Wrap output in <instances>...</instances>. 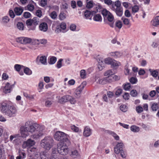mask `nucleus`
<instances>
[{
	"mask_svg": "<svg viewBox=\"0 0 159 159\" xmlns=\"http://www.w3.org/2000/svg\"><path fill=\"white\" fill-rule=\"evenodd\" d=\"M121 20L123 21V24L125 25L128 26L129 27H130L131 24L130 23V20L129 19L124 17H122L121 18Z\"/></svg>",
	"mask_w": 159,
	"mask_h": 159,
	"instance_id": "nucleus-23",
	"label": "nucleus"
},
{
	"mask_svg": "<svg viewBox=\"0 0 159 159\" xmlns=\"http://www.w3.org/2000/svg\"><path fill=\"white\" fill-rule=\"evenodd\" d=\"M124 89L125 90H129L131 88V84L129 83H127L123 85Z\"/></svg>",
	"mask_w": 159,
	"mask_h": 159,
	"instance_id": "nucleus-37",
	"label": "nucleus"
},
{
	"mask_svg": "<svg viewBox=\"0 0 159 159\" xmlns=\"http://www.w3.org/2000/svg\"><path fill=\"white\" fill-rule=\"evenodd\" d=\"M86 73L84 70H82L80 71V76L81 78L84 79L86 77Z\"/></svg>",
	"mask_w": 159,
	"mask_h": 159,
	"instance_id": "nucleus-38",
	"label": "nucleus"
},
{
	"mask_svg": "<svg viewBox=\"0 0 159 159\" xmlns=\"http://www.w3.org/2000/svg\"><path fill=\"white\" fill-rule=\"evenodd\" d=\"M33 24L34 25H37L38 24L39 22V19L37 17H34L32 19Z\"/></svg>",
	"mask_w": 159,
	"mask_h": 159,
	"instance_id": "nucleus-43",
	"label": "nucleus"
},
{
	"mask_svg": "<svg viewBox=\"0 0 159 159\" xmlns=\"http://www.w3.org/2000/svg\"><path fill=\"white\" fill-rule=\"evenodd\" d=\"M24 72L26 75H30L32 74V71L30 69L27 67H25L23 69Z\"/></svg>",
	"mask_w": 159,
	"mask_h": 159,
	"instance_id": "nucleus-28",
	"label": "nucleus"
},
{
	"mask_svg": "<svg viewBox=\"0 0 159 159\" xmlns=\"http://www.w3.org/2000/svg\"><path fill=\"white\" fill-rule=\"evenodd\" d=\"M45 126L35 123H31L30 121L26 122L24 126L21 127L20 133L22 138H25L31 133L32 138L37 139L41 137L43 134Z\"/></svg>",
	"mask_w": 159,
	"mask_h": 159,
	"instance_id": "nucleus-1",
	"label": "nucleus"
},
{
	"mask_svg": "<svg viewBox=\"0 0 159 159\" xmlns=\"http://www.w3.org/2000/svg\"><path fill=\"white\" fill-rule=\"evenodd\" d=\"M124 147V144L122 142L118 143L114 148L115 153L116 154H119L120 150L123 149Z\"/></svg>",
	"mask_w": 159,
	"mask_h": 159,
	"instance_id": "nucleus-11",
	"label": "nucleus"
},
{
	"mask_svg": "<svg viewBox=\"0 0 159 159\" xmlns=\"http://www.w3.org/2000/svg\"><path fill=\"white\" fill-rule=\"evenodd\" d=\"M98 67L100 70H102L104 67V64L102 60H99L98 61Z\"/></svg>",
	"mask_w": 159,
	"mask_h": 159,
	"instance_id": "nucleus-27",
	"label": "nucleus"
},
{
	"mask_svg": "<svg viewBox=\"0 0 159 159\" xmlns=\"http://www.w3.org/2000/svg\"><path fill=\"white\" fill-rule=\"evenodd\" d=\"M28 10L30 11H33L34 9V6L32 4H29L28 6Z\"/></svg>",
	"mask_w": 159,
	"mask_h": 159,
	"instance_id": "nucleus-61",
	"label": "nucleus"
},
{
	"mask_svg": "<svg viewBox=\"0 0 159 159\" xmlns=\"http://www.w3.org/2000/svg\"><path fill=\"white\" fill-rule=\"evenodd\" d=\"M104 2L108 6L111 10L115 12L117 16L120 17L122 16L123 9L121 6V4L120 1L113 2L111 0H104Z\"/></svg>",
	"mask_w": 159,
	"mask_h": 159,
	"instance_id": "nucleus-3",
	"label": "nucleus"
},
{
	"mask_svg": "<svg viewBox=\"0 0 159 159\" xmlns=\"http://www.w3.org/2000/svg\"><path fill=\"white\" fill-rule=\"evenodd\" d=\"M16 41L20 43L24 44V37H20L16 39Z\"/></svg>",
	"mask_w": 159,
	"mask_h": 159,
	"instance_id": "nucleus-40",
	"label": "nucleus"
},
{
	"mask_svg": "<svg viewBox=\"0 0 159 159\" xmlns=\"http://www.w3.org/2000/svg\"><path fill=\"white\" fill-rule=\"evenodd\" d=\"M92 131L89 127L86 126L84 128L83 135L86 137H89L92 134Z\"/></svg>",
	"mask_w": 159,
	"mask_h": 159,
	"instance_id": "nucleus-13",
	"label": "nucleus"
},
{
	"mask_svg": "<svg viewBox=\"0 0 159 159\" xmlns=\"http://www.w3.org/2000/svg\"><path fill=\"white\" fill-rule=\"evenodd\" d=\"M17 28L20 30H23L24 29L23 24L22 22H19L17 24Z\"/></svg>",
	"mask_w": 159,
	"mask_h": 159,
	"instance_id": "nucleus-39",
	"label": "nucleus"
},
{
	"mask_svg": "<svg viewBox=\"0 0 159 159\" xmlns=\"http://www.w3.org/2000/svg\"><path fill=\"white\" fill-rule=\"evenodd\" d=\"M65 14L64 13H61L59 15V18L60 20H62L66 18Z\"/></svg>",
	"mask_w": 159,
	"mask_h": 159,
	"instance_id": "nucleus-59",
	"label": "nucleus"
},
{
	"mask_svg": "<svg viewBox=\"0 0 159 159\" xmlns=\"http://www.w3.org/2000/svg\"><path fill=\"white\" fill-rule=\"evenodd\" d=\"M84 88L83 84H81L79 86L75 91V94L77 98H79L80 96V94Z\"/></svg>",
	"mask_w": 159,
	"mask_h": 159,
	"instance_id": "nucleus-12",
	"label": "nucleus"
},
{
	"mask_svg": "<svg viewBox=\"0 0 159 159\" xmlns=\"http://www.w3.org/2000/svg\"><path fill=\"white\" fill-rule=\"evenodd\" d=\"M26 24L27 26H31L33 24V22L31 19L27 20L26 22Z\"/></svg>",
	"mask_w": 159,
	"mask_h": 159,
	"instance_id": "nucleus-64",
	"label": "nucleus"
},
{
	"mask_svg": "<svg viewBox=\"0 0 159 159\" xmlns=\"http://www.w3.org/2000/svg\"><path fill=\"white\" fill-rule=\"evenodd\" d=\"M95 81L98 84H107V83L111 82V80L108 77L100 79L98 77L96 76L95 77Z\"/></svg>",
	"mask_w": 159,
	"mask_h": 159,
	"instance_id": "nucleus-8",
	"label": "nucleus"
},
{
	"mask_svg": "<svg viewBox=\"0 0 159 159\" xmlns=\"http://www.w3.org/2000/svg\"><path fill=\"white\" fill-rule=\"evenodd\" d=\"M53 141L52 138L51 136L45 137L41 141V146L45 149L49 150L53 146Z\"/></svg>",
	"mask_w": 159,
	"mask_h": 159,
	"instance_id": "nucleus-4",
	"label": "nucleus"
},
{
	"mask_svg": "<svg viewBox=\"0 0 159 159\" xmlns=\"http://www.w3.org/2000/svg\"><path fill=\"white\" fill-rule=\"evenodd\" d=\"M35 142L31 139H29L26 141L23 142L22 145V147L23 148H30L33 146L35 144Z\"/></svg>",
	"mask_w": 159,
	"mask_h": 159,
	"instance_id": "nucleus-9",
	"label": "nucleus"
},
{
	"mask_svg": "<svg viewBox=\"0 0 159 159\" xmlns=\"http://www.w3.org/2000/svg\"><path fill=\"white\" fill-rule=\"evenodd\" d=\"M36 15L38 17L40 18L42 16V11L40 10H38L36 12Z\"/></svg>",
	"mask_w": 159,
	"mask_h": 159,
	"instance_id": "nucleus-60",
	"label": "nucleus"
},
{
	"mask_svg": "<svg viewBox=\"0 0 159 159\" xmlns=\"http://www.w3.org/2000/svg\"><path fill=\"white\" fill-rule=\"evenodd\" d=\"M0 111L9 117L14 116L17 112L16 107L10 102H2L0 107Z\"/></svg>",
	"mask_w": 159,
	"mask_h": 159,
	"instance_id": "nucleus-2",
	"label": "nucleus"
},
{
	"mask_svg": "<svg viewBox=\"0 0 159 159\" xmlns=\"http://www.w3.org/2000/svg\"><path fill=\"white\" fill-rule=\"evenodd\" d=\"M39 28L40 30L43 32H46L48 30V26L47 23L43 22L39 25Z\"/></svg>",
	"mask_w": 159,
	"mask_h": 159,
	"instance_id": "nucleus-15",
	"label": "nucleus"
},
{
	"mask_svg": "<svg viewBox=\"0 0 159 159\" xmlns=\"http://www.w3.org/2000/svg\"><path fill=\"white\" fill-rule=\"evenodd\" d=\"M10 20L9 17L7 16H5L2 18V21L4 23L8 22Z\"/></svg>",
	"mask_w": 159,
	"mask_h": 159,
	"instance_id": "nucleus-47",
	"label": "nucleus"
},
{
	"mask_svg": "<svg viewBox=\"0 0 159 159\" xmlns=\"http://www.w3.org/2000/svg\"><path fill=\"white\" fill-rule=\"evenodd\" d=\"M70 128L71 130L75 132H77L79 131V128L74 125H71Z\"/></svg>",
	"mask_w": 159,
	"mask_h": 159,
	"instance_id": "nucleus-46",
	"label": "nucleus"
},
{
	"mask_svg": "<svg viewBox=\"0 0 159 159\" xmlns=\"http://www.w3.org/2000/svg\"><path fill=\"white\" fill-rule=\"evenodd\" d=\"M34 41V45H38L40 44V43L44 44L47 43V40L45 39H35Z\"/></svg>",
	"mask_w": 159,
	"mask_h": 159,
	"instance_id": "nucleus-19",
	"label": "nucleus"
},
{
	"mask_svg": "<svg viewBox=\"0 0 159 159\" xmlns=\"http://www.w3.org/2000/svg\"><path fill=\"white\" fill-rule=\"evenodd\" d=\"M107 17V20L109 21L112 22L113 21L114 19V16L111 12Z\"/></svg>",
	"mask_w": 159,
	"mask_h": 159,
	"instance_id": "nucleus-42",
	"label": "nucleus"
},
{
	"mask_svg": "<svg viewBox=\"0 0 159 159\" xmlns=\"http://www.w3.org/2000/svg\"><path fill=\"white\" fill-rule=\"evenodd\" d=\"M39 59V61L42 64H45L47 62L46 57L44 56H41L39 57L38 56L36 58V60Z\"/></svg>",
	"mask_w": 159,
	"mask_h": 159,
	"instance_id": "nucleus-20",
	"label": "nucleus"
},
{
	"mask_svg": "<svg viewBox=\"0 0 159 159\" xmlns=\"http://www.w3.org/2000/svg\"><path fill=\"white\" fill-rule=\"evenodd\" d=\"M19 156L23 159H24L25 157V153L24 152H22L20 150H19L18 151Z\"/></svg>",
	"mask_w": 159,
	"mask_h": 159,
	"instance_id": "nucleus-48",
	"label": "nucleus"
},
{
	"mask_svg": "<svg viewBox=\"0 0 159 159\" xmlns=\"http://www.w3.org/2000/svg\"><path fill=\"white\" fill-rule=\"evenodd\" d=\"M60 103H62L69 102L71 104H75L76 101L75 98L70 95H67L61 97L59 100Z\"/></svg>",
	"mask_w": 159,
	"mask_h": 159,
	"instance_id": "nucleus-7",
	"label": "nucleus"
},
{
	"mask_svg": "<svg viewBox=\"0 0 159 159\" xmlns=\"http://www.w3.org/2000/svg\"><path fill=\"white\" fill-rule=\"evenodd\" d=\"M110 13L109 11L106 9H103L102 12V14L103 16L106 17H107Z\"/></svg>",
	"mask_w": 159,
	"mask_h": 159,
	"instance_id": "nucleus-44",
	"label": "nucleus"
},
{
	"mask_svg": "<svg viewBox=\"0 0 159 159\" xmlns=\"http://www.w3.org/2000/svg\"><path fill=\"white\" fill-rule=\"evenodd\" d=\"M130 129L134 132H137L139 131V128L135 125H132L130 127Z\"/></svg>",
	"mask_w": 159,
	"mask_h": 159,
	"instance_id": "nucleus-30",
	"label": "nucleus"
},
{
	"mask_svg": "<svg viewBox=\"0 0 159 159\" xmlns=\"http://www.w3.org/2000/svg\"><path fill=\"white\" fill-rule=\"evenodd\" d=\"M114 74V72H113V70H107L104 73V75L105 76H107V77H108L110 78V76Z\"/></svg>",
	"mask_w": 159,
	"mask_h": 159,
	"instance_id": "nucleus-26",
	"label": "nucleus"
},
{
	"mask_svg": "<svg viewBox=\"0 0 159 159\" xmlns=\"http://www.w3.org/2000/svg\"><path fill=\"white\" fill-rule=\"evenodd\" d=\"M111 65L113 68H116L120 65V63L113 59Z\"/></svg>",
	"mask_w": 159,
	"mask_h": 159,
	"instance_id": "nucleus-21",
	"label": "nucleus"
},
{
	"mask_svg": "<svg viewBox=\"0 0 159 159\" xmlns=\"http://www.w3.org/2000/svg\"><path fill=\"white\" fill-rule=\"evenodd\" d=\"M136 111L138 113H140L143 111V108L141 106H139L136 107Z\"/></svg>",
	"mask_w": 159,
	"mask_h": 159,
	"instance_id": "nucleus-53",
	"label": "nucleus"
},
{
	"mask_svg": "<svg viewBox=\"0 0 159 159\" xmlns=\"http://www.w3.org/2000/svg\"><path fill=\"white\" fill-rule=\"evenodd\" d=\"M93 19L96 21H100L102 20V17L100 14H98L94 16Z\"/></svg>",
	"mask_w": 159,
	"mask_h": 159,
	"instance_id": "nucleus-32",
	"label": "nucleus"
},
{
	"mask_svg": "<svg viewBox=\"0 0 159 159\" xmlns=\"http://www.w3.org/2000/svg\"><path fill=\"white\" fill-rule=\"evenodd\" d=\"M28 152L33 157L38 158L40 155V153L38 151V150L35 148H29L28 149Z\"/></svg>",
	"mask_w": 159,
	"mask_h": 159,
	"instance_id": "nucleus-10",
	"label": "nucleus"
},
{
	"mask_svg": "<svg viewBox=\"0 0 159 159\" xmlns=\"http://www.w3.org/2000/svg\"><path fill=\"white\" fill-rule=\"evenodd\" d=\"M34 40L35 39H32L30 38L24 37V44L32 43V44L34 45Z\"/></svg>",
	"mask_w": 159,
	"mask_h": 159,
	"instance_id": "nucleus-16",
	"label": "nucleus"
},
{
	"mask_svg": "<svg viewBox=\"0 0 159 159\" xmlns=\"http://www.w3.org/2000/svg\"><path fill=\"white\" fill-rule=\"evenodd\" d=\"M57 13L55 11H53L51 13L50 16L53 19H55L57 17Z\"/></svg>",
	"mask_w": 159,
	"mask_h": 159,
	"instance_id": "nucleus-50",
	"label": "nucleus"
},
{
	"mask_svg": "<svg viewBox=\"0 0 159 159\" xmlns=\"http://www.w3.org/2000/svg\"><path fill=\"white\" fill-rule=\"evenodd\" d=\"M130 95L133 97H136L137 95V91L135 90H132L130 92Z\"/></svg>",
	"mask_w": 159,
	"mask_h": 159,
	"instance_id": "nucleus-58",
	"label": "nucleus"
},
{
	"mask_svg": "<svg viewBox=\"0 0 159 159\" xmlns=\"http://www.w3.org/2000/svg\"><path fill=\"white\" fill-rule=\"evenodd\" d=\"M116 26L119 29H120L122 27V22L120 20L117 21L116 22Z\"/></svg>",
	"mask_w": 159,
	"mask_h": 159,
	"instance_id": "nucleus-51",
	"label": "nucleus"
},
{
	"mask_svg": "<svg viewBox=\"0 0 159 159\" xmlns=\"http://www.w3.org/2000/svg\"><path fill=\"white\" fill-rule=\"evenodd\" d=\"M63 59H60L57 61V67L58 68H60L62 66V61Z\"/></svg>",
	"mask_w": 159,
	"mask_h": 159,
	"instance_id": "nucleus-55",
	"label": "nucleus"
},
{
	"mask_svg": "<svg viewBox=\"0 0 159 159\" xmlns=\"http://www.w3.org/2000/svg\"><path fill=\"white\" fill-rule=\"evenodd\" d=\"M13 87V85H11L9 83H7L6 84L4 88L5 91H6V92L9 93Z\"/></svg>",
	"mask_w": 159,
	"mask_h": 159,
	"instance_id": "nucleus-17",
	"label": "nucleus"
},
{
	"mask_svg": "<svg viewBox=\"0 0 159 159\" xmlns=\"http://www.w3.org/2000/svg\"><path fill=\"white\" fill-rule=\"evenodd\" d=\"M69 136L63 132L60 131L57 132L54 134V139L57 141H61L66 143L67 145L70 143V142L68 139Z\"/></svg>",
	"mask_w": 159,
	"mask_h": 159,
	"instance_id": "nucleus-5",
	"label": "nucleus"
},
{
	"mask_svg": "<svg viewBox=\"0 0 159 159\" xmlns=\"http://www.w3.org/2000/svg\"><path fill=\"white\" fill-rule=\"evenodd\" d=\"M139 10V7L137 5H134L132 8V11L134 13L137 12Z\"/></svg>",
	"mask_w": 159,
	"mask_h": 159,
	"instance_id": "nucleus-49",
	"label": "nucleus"
},
{
	"mask_svg": "<svg viewBox=\"0 0 159 159\" xmlns=\"http://www.w3.org/2000/svg\"><path fill=\"white\" fill-rule=\"evenodd\" d=\"M57 61V58L55 57H51L48 61V63L50 64H54Z\"/></svg>",
	"mask_w": 159,
	"mask_h": 159,
	"instance_id": "nucleus-36",
	"label": "nucleus"
},
{
	"mask_svg": "<svg viewBox=\"0 0 159 159\" xmlns=\"http://www.w3.org/2000/svg\"><path fill=\"white\" fill-rule=\"evenodd\" d=\"M113 59L111 57H107L104 60L105 63L108 65H111L113 60Z\"/></svg>",
	"mask_w": 159,
	"mask_h": 159,
	"instance_id": "nucleus-33",
	"label": "nucleus"
},
{
	"mask_svg": "<svg viewBox=\"0 0 159 159\" xmlns=\"http://www.w3.org/2000/svg\"><path fill=\"white\" fill-rule=\"evenodd\" d=\"M14 11L16 15L20 16L22 13L23 9L20 7H16L15 8Z\"/></svg>",
	"mask_w": 159,
	"mask_h": 159,
	"instance_id": "nucleus-18",
	"label": "nucleus"
},
{
	"mask_svg": "<svg viewBox=\"0 0 159 159\" xmlns=\"http://www.w3.org/2000/svg\"><path fill=\"white\" fill-rule=\"evenodd\" d=\"M129 81L131 84H134L136 83L137 80L135 77H132L130 79Z\"/></svg>",
	"mask_w": 159,
	"mask_h": 159,
	"instance_id": "nucleus-56",
	"label": "nucleus"
},
{
	"mask_svg": "<svg viewBox=\"0 0 159 159\" xmlns=\"http://www.w3.org/2000/svg\"><path fill=\"white\" fill-rule=\"evenodd\" d=\"M55 31L56 33H59L60 32L65 33L66 32V31L62 30L58 25L56 27Z\"/></svg>",
	"mask_w": 159,
	"mask_h": 159,
	"instance_id": "nucleus-41",
	"label": "nucleus"
},
{
	"mask_svg": "<svg viewBox=\"0 0 159 159\" xmlns=\"http://www.w3.org/2000/svg\"><path fill=\"white\" fill-rule=\"evenodd\" d=\"M125 15L127 17H129L131 16V14L129 11L128 10H126L125 12Z\"/></svg>",
	"mask_w": 159,
	"mask_h": 159,
	"instance_id": "nucleus-62",
	"label": "nucleus"
},
{
	"mask_svg": "<svg viewBox=\"0 0 159 159\" xmlns=\"http://www.w3.org/2000/svg\"><path fill=\"white\" fill-rule=\"evenodd\" d=\"M122 90L121 89H119L116 90L115 94L116 96H119L122 93Z\"/></svg>",
	"mask_w": 159,
	"mask_h": 159,
	"instance_id": "nucleus-63",
	"label": "nucleus"
},
{
	"mask_svg": "<svg viewBox=\"0 0 159 159\" xmlns=\"http://www.w3.org/2000/svg\"><path fill=\"white\" fill-rule=\"evenodd\" d=\"M152 25L154 26H157L159 25V16H157L152 21Z\"/></svg>",
	"mask_w": 159,
	"mask_h": 159,
	"instance_id": "nucleus-24",
	"label": "nucleus"
},
{
	"mask_svg": "<svg viewBox=\"0 0 159 159\" xmlns=\"http://www.w3.org/2000/svg\"><path fill=\"white\" fill-rule=\"evenodd\" d=\"M62 30L65 31L66 28V24L64 22H62L59 25H58Z\"/></svg>",
	"mask_w": 159,
	"mask_h": 159,
	"instance_id": "nucleus-45",
	"label": "nucleus"
},
{
	"mask_svg": "<svg viewBox=\"0 0 159 159\" xmlns=\"http://www.w3.org/2000/svg\"><path fill=\"white\" fill-rule=\"evenodd\" d=\"M47 0H41L40 5L42 7H44L47 5Z\"/></svg>",
	"mask_w": 159,
	"mask_h": 159,
	"instance_id": "nucleus-52",
	"label": "nucleus"
},
{
	"mask_svg": "<svg viewBox=\"0 0 159 159\" xmlns=\"http://www.w3.org/2000/svg\"><path fill=\"white\" fill-rule=\"evenodd\" d=\"M96 12L93 11L91 12L90 11L86 10L84 12V16L86 19H91V18L93 13H95Z\"/></svg>",
	"mask_w": 159,
	"mask_h": 159,
	"instance_id": "nucleus-14",
	"label": "nucleus"
},
{
	"mask_svg": "<svg viewBox=\"0 0 159 159\" xmlns=\"http://www.w3.org/2000/svg\"><path fill=\"white\" fill-rule=\"evenodd\" d=\"M149 71L152 76L154 78H156L158 75V72L157 70H152L151 69H149Z\"/></svg>",
	"mask_w": 159,
	"mask_h": 159,
	"instance_id": "nucleus-22",
	"label": "nucleus"
},
{
	"mask_svg": "<svg viewBox=\"0 0 159 159\" xmlns=\"http://www.w3.org/2000/svg\"><path fill=\"white\" fill-rule=\"evenodd\" d=\"M120 153L121 156L123 158H125L126 157L127 153L125 150L122 149L120 150Z\"/></svg>",
	"mask_w": 159,
	"mask_h": 159,
	"instance_id": "nucleus-35",
	"label": "nucleus"
},
{
	"mask_svg": "<svg viewBox=\"0 0 159 159\" xmlns=\"http://www.w3.org/2000/svg\"><path fill=\"white\" fill-rule=\"evenodd\" d=\"M120 109L122 111L124 112H125L127 111V107L124 105H121L120 107Z\"/></svg>",
	"mask_w": 159,
	"mask_h": 159,
	"instance_id": "nucleus-54",
	"label": "nucleus"
},
{
	"mask_svg": "<svg viewBox=\"0 0 159 159\" xmlns=\"http://www.w3.org/2000/svg\"><path fill=\"white\" fill-rule=\"evenodd\" d=\"M14 67L15 69L17 71H20L21 69H23L24 68V66H23L19 64H16Z\"/></svg>",
	"mask_w": 159,
	"mask_h": 159,
	"instance_id": "nucleus-34",
	"label": "nucleus"
},
{
	"mask_svg": "<svg viewBox=\"0 0 159 159\" xmlns=\"http://www.w3.org/2000/svg\"><path fill=\"white\" fill-rule=\"evenodd\" d=\"M66 143L64 144L62 143H59L57 144V150L58 152L63 155H66L68 152V149Z\"/></svg>",
	"mask_w": 159,
	"mask_h": 159,
	"instance_id": "nucleus-6",
	"label": "nucleus"
},
{
	"mask_svg": "<svg viewBox=\"0 0 159 159\" xmlns=\"http://www.w3.org/2000/svg\"><path fill=\"white\" fill-rule=\"evenodd\" d=\"M151 108L152 111H156L159 108L158 104L156 103H153L151 104Z\"/></svg>",
	"mask_w": 159,
	"mask_h": 159,
	"instance_id": "nucleus-25",
	"label": "nucleus"
},
{
	"mask_svg": "<svg viewBox=\"0 0 159 159\" xmlns=\"http://www.w3.org/2000/svg\"><path fill=\"white\" fill-rule=\"evenodd\" d=\"M86 7L88 8H90L93 7V3L92 1L91 0H86Z\"/></svg>",
	"mask_w": 159,
	"mask_h": 159,
	"instance_id": "nucleus-31",
	"label": "nucleus"
},
{
	"mask_svg": "<svg viewBox=\"0 0 159 159\" xmlns=\"http://www.w3.org/2000/svg\"><path fill=\"white\" fill-rule=\"evenodd\" d=\"M23 16L25 18H28L31 17V14L29 12H25L24 13Z\"/></svg>",
	"mask_w": 159,
	"mask_h": 159,
	"instance_id": "nucleus-57",
	"label": "nucleus"
},
{
	"mask_svg": "<svg viewBox=\"0 0 159 159\" xmlns=\"http://www.w3.org/2000/svg\"><path fill=\"white\" fill-rule=\"evenodd\" d=\"M108 133L111 135L115 140H118L119 139V137L114 132L111 131H109L108 132Z\"/></svg>",
	"mask_w": 159,
	"mask_h": 159,
	"instance_id": "nucleus-29",
	"label": "nucleus"
}]
</instances>
